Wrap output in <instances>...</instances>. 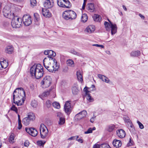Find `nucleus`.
I'll return each instance as SVG.
<instances>
[{
    "label": "nucleus",
    "mask_w": 148,
    "mask_h": 148,
    "mask_svg": "<svg viewBox=\"0 0 148 148\" xmlns=\"http://www.w3.org/2000/svg\"><path fill=\"white\" fill-rule=\"evenodd\" d=\"M74 64V62L72 60H69L67 61V64L69 66H72Z\"/></svg>",
    "instance_id": "obj_45"
},
{
    "label": "nucleus",
    "mask_w": 148,
    "mask_h": 148,
    "mask_svg": "<svg viewBox=\"0 0 148 148\" xmlns=\"http://www.w3.org/2000/svg\"><path fill=\"white\" fill-rule=\"evenodd\" d=\"M43 63L45 68L46 67V66H49L52 65L51 64L50 61H49L48 60H47V58H45L44 59Z\"/></svg>",
    "instance_id": "obj_18"
},
{
    "label": "nucleus",
    "mask_w": 148,
    "mask_h": 148,
    "mask_svg": "<svg viewBox=\"0 0 148 148\" xmlns=\"http://www.w3.org/2000/svg\"><path fill=\"white\" fill-rule=\"evenodd\" d=\"M45 143V141L41 140H38L37 142L38 145L40 146H43Z\"/></svg>",
    "instance_id": "obj_42"
},
{
    "label": "nucleus",
    "mask_w": 148,
    "mask_h": 148,
    "mask_svg": "<svg viewBox=\"0 0 148 148\" xmlns=\"http://www.w3.org/2000/svg\"><path fill=\"white\" fill-rule=\"evenodd\" d=\"M14 140V134H11L9 138V140L10 141L13 142V140Z\"/></svg>",
    "instance_id": "obj_54"
},
{
    "label": "nucleus",
    "mask_w": 148,
    "mask_h": 148,
    "mask_svg": "<svg viewBox=\"0 0 148 148\" xmlns=\"http://www.w3.org/2000/svg\"><path fill=\"white\" fill-rule=\"evenodd\" d=\"M24 25L25 26H28L32 23V20L29 15H24L22 19Z\"/></svg>",
    "instance_id": "obj_5"
},
{
    "label": "nucleus",
    "mask_w": 148,
    "mask_h": 148,
    "mask_svg": "<svg viewBox=\"0 0 148 148\" xmlns=\"http://www.w3.org/2000/svg\"><path fill=\"white\" fill-rule=\"evenodd\" d=\"M123 119L127 123H130L131 121L130 120L129 117L127 116H125L124 117Z\"/></svg>",
    "instance_id": "obj_49"
},
{
    "label": "nucleus",
    "mask_w": 148,
    "mask_h": 148,
    "mask_svg": "<svg viewBox=\"0 0 148 148\" xmlns=\"http://www.w3.org/2000/svg\"><path fill=\"white\" fill-rule=\"evenodd\" d=\"M92 133V131L91 128H90L88 129L87 131L85 132L84 133L85 134H88Z\"/></svg>",
    "instance_id": "obj_56"
},
{
    "label": "nucleus",
    "mask_w": 148,
    "mask_h": 148,
    "mask_svg": "<svg viewBox=\"0 0 148 148\" xmlns=\"http://www.w3.org/2000/svg\"><path fill=\"white\" fill-rule=\"evenodd\" d=\"M22 127V125L21 123V121L20 122H18V129L19 130L21 129Z\"/></svg>",
    "instance_id": "obj_60"
},
{
    "label": "nucleus",
    "mask_w": 148,
    "mask_h": 148,
    "mask_svg": "<svg viewBox=\"0 0 148 148\" xmlns=\"http://www.w3.org/2000/svg\"><path fill=\"white\" fill-rule=\"evenodd\" d=\"M47 129L46 126L43 124H41L40 127V132H43L46 131Z\"/></svg>",
    "instance_id": "obj_30"
},
{
    "label": "nucleus",
    "mask_w": 148,
    "mask_h": 148,
    "mask_svg": "<svg viewBox=\"0 0 148 148\" xmlns=\"http://www.w3.org/2000/svg\"><path fill=\"white\" fill-rule=\"evenodd\" d=\"M29 145V142L28 140H26L24 143V145L25 146L27 147Z\"/></svg>",
    "instance_id": "obj_61"
},
{
    "label": "nucleus",
    "mask_w": 148,
    "mask_h": 148,
    "mask_svg": "<svg viewBox=\"0 0 148 148\" xmlns=\"http://www.w3.org/2000/svg\"><path fill=\"white\" fill-rule=\"evenodd\" d=\"M93 46H95L97 47H101L102 48H104V46L102 45H98V44H95L92 45Z\"/></svg>",
    "instance_id": "obj_57"
},
{
    "label": "nucleus",
    "mask_w": 148,
    "mask_h": 148,
    "mask_svg": "<svg viewBox=\"0 0 148 148\" xmlns=\"http://www.w3.org/2000/svg\"><path fill=\"white\" fill-rule=\"evenodd\" d=\"M30 2L31 6L32 7L36 6V0H30Z\"/></svg>",
    "instance_id": "obj_44"
},
{
    "label": "nucleus",
    "mask_w": 148,
    "mask_h": 148,
    "mask_svg": "<svg viewBox=\"0 0 148 148\" xmlns=\"http://www.w3.org/2000/svg\"><path fill=\"white\" fill-rule=\"evenodd\" d=\"M52 105L54 108L57 109H59L60 108V103L57 102H55L53 103Z\"/></svg>",
    "instance_id": "obj_35"
},
{
    "label": "nucleus",
    "mask_w": 148,
    "mask_h": 148,
    "mask_svg": "<svg viewBox=\"0 0 148 148\" xmlns=\"http://www.w3.org/2000/svg\"><path fill=\"white\" fill-rule=\"evenodd\" d=\"M116 134L117 136L121 138H124L126 135L125 132L122 129L117 130L116 131Z\"/></svg>",
    "instance_id": "obj_10"
},
{
    "label": "nucleus",
    "mask_w": 148,
    "mask_h": 148,
    "mask_svg": "<svg viewBox=\"0 0 148 148\" xmlns=\"http://www.w3.org/2000/svg\"><path fill=\"white\" fill-rule=\"evenodd\" d=\"M49 56L55 57L56 56V53L55 52L51 50L49 51Z\"/></svg>",
    "instance_id": "obj_41"
},
{
    "label": "nucleus",
    "mask_w": 148,
    "mask_h": 148,
    "mask_svg": "<svg viewBox=\"0 0 148 148\" xmlns=\"http://www.w3.org/2000/svg\"><path fill=\"white\" fill-rule=\"evenodd\" d=\"M104 25L107 31H110V30H111V34L112 35L114 34L116 32L117 29V26H116V29L114 28V29L112 30V27L110 23H109L105 21Z\"/></svg>",
    "instance_id": "obj_7"
},
{
    "label": "nucleus",
    "mask_w": 148,
    "mask_h": 148,
    "mask_svg": "<svg viewBox=\"0 0 148 148\" xmlns=\"http://www.w3.org/2000/svg\"><path fill=\"white\" fill-rule=\"evenodd\" d=\"M27 117L29 118L31 121H34L35 118V115L32 112L29 113Z\"/></svg>",
    "instance_id": "obj_25"
},
{
    "label": "nucleus",
    "mask_w": 148,
    "mask_h": 148,
    "mask_svg": "<svg viewBox=\"0 0 148 148\" xmlns=\"http://www.w3.org/2000/svg\"><path fill=\"white\" fill-rule=\"evenodd\" d=\"M30 122L31 121L27 117L23 118L22 120L23 123L26 126L29 125Z\"/></svg>",
    "instance_id": "obj_24"
},
{
    "label": "nucleus",
    "mask_w": 148,
    "mask_h": 148,
    "mask_svg": "<svg viewBox=\"0 0 148 148\" xmlns=\"http://www.w3.org/2000/svg\"><path fill=\"white\" fill-rule=\"evenodd\" d=\"M92 18L95 21H100L101 19L100 16L97 14H95Z\"/></svg>",
    "instance_id": "obj_28"
},
{
    "label": "nucleus",
    "mask_w": 148,
    "mask_h": 148,
    "mask_svg": "<svg viewBox=\"0 0 148 148\" xmlns=\"http://www.w3.org/2000/svg\"><path fill=\"white\" fill-rule=\"evenodd\" d=\"M71 101L66 102L64 105V110L65 112L67 114H69L71 112Z\"/></svg>",
    "instance_id": "obj_9"
},
{
    "label": "nucleus",
    "mask_w": 148,
    "mask_h": 148,
    "mask_svg": "<svg viewBox=\"0 0 148 148\" xmlns=\"http://www.w3.org/2000/svg\"><path fill=\"white\" fill-rule=\"evenodd\" d=\"M105 75L101 74H99L98 75V77L103 81H104V78H106V77H105Z\"/></svg>",
    "instance_id": "obj_52"
},
{
    "label": "nucleus",
    "mask_w": 148,
    "mask_h": 148,
    "mask_svg": "<svg viewBox=\"0 0 148 148\" xmlns=\"http://www.w3.org/2000/svg\"><path fill=\"white\" fill-rule=\"evenodd\" d=\"M13 50V47L12 46H7L5 49L6 53L8 54H11Z\"/></svg>",
    "instance_id": "obj_19"
},
{
    "label": "nucleus",
    "mask_w": 148,
    "mask_h": 148,
    "mask_svg": "<svg viewBox=\"0 0 148 148\" xmlns=\"http://www.w3.org/2000/svg\"><path fill=\"white\" fill-rule=\"evenodd\" d=\"M48 130L47 129L46 131L43 132H40L41 138L43 139L45 138L48 135Z\"/></svg>",
    "instance_id": "obj_20"
},
{
    "label": "nucleus",
    "mask_w": 148,
    "mask_h": 148,
    "mask_svg": "<svg viewBox=\"0 0 148 148\" xmlns=\"http://www.w3.org/2000/svg\"><path fill=\"white\" fill-rule=\"evenodd\" d=\"M105 77L106 78H104V81L103 82H105L106 83H109L110 82V80L108 79V78L105 76Z\"/></svg>",
    "instance_id": "obj_59"
},
{
    "label": "nucleus",
    "mask_w": 148,
    "mask_h": 148,
    "mask_svg": "<svg viewBox=\"0 0 148 148\" xmlns=\"http://www.w3.org/2000/svg\"><path fill=\"white\" fill-rule=\"evenodd\" d=\"M34 16L35 18V21H38L40 20V15L37 13H35L34 14Z\"/></svg>",
    "instance_id": "obj_40"
},
{
    "label": "nucleus",
    "mask_w": 148,
    "mask_h": 148,
    "mask_svg": "<svg viewBox=\"0 0 148 148\" xmlns=\"http://www.w3.org/2000/svg\"><path fill=\"white\" fill-rule=\"evenodd\" d=\"M89 88H88L87 87H85L84 88V91L85 92V94L86 95H88V94H89V92H90V91H89Z\"/></svg>",
    "instance_id": "obj_48"
},
{
    "label": "nucleus",
    "mask_w": 148,
    "mask_h": 148,
    "mask_svg": "<svg viewBox=\"0 0 148 148\" xmlns=\"http://www.w3.org/2000/svg\"><path fill=\"white\" fill-rule=\"evenodd\" d=\"M94 27V26L93 25L88 26L86 28L85 31L89 33H91L92 32L91 29V27Z\"/></svg>",
    "instance_id": "obj_39"
},
{
    "label": "nucleus",
    "mask_w": 148,
    "mask_h": 148,
    "mask_svg": "<svg viewBox=\"0 0 148 148\" xmlns=\"http://www.w3.org/2000/svg\"><path fill=\"white\" fill-rule=\"evenodd\" d=\"M65 122V119L63 118H60L58 122V124L60 125H63Z\"/></svg>",
    "instance_id": "obj_37"
},
{
    "label": "nucleus",
    "mask_w": 148,
    "mask_h": 148,
    "mask_svg": "<svg viewBox=\"0 0 148 148\" xmlns=\"http://www.w3.org/2000/svg\"><path fill=\"white\" fill-rule=\"evenodd\" d=\"M63 2H64V4H65V5L66 6V8H69L71 6V5L70 1L69 0H62Z\"/></svg>",
    "instance_id": "obj_32"
},
{
    "label": "nucleus",
    "mask_w": 148,
    "mask_h": 148,
    "mask_svg": "<svg viewBox=\"0 0 148 148\" xmlns=\"http://www.w3.org/2000/svg\"><path fill=\"white\" fill-rule=\"evenodd\" d=\"M137 123L138 124V125H139V127L140 129H142L144 128V125L139 121H137Z\"/></svg>",
    "instance_id": "obj_53"
},
{
    "label": "nucleus",
    "mask_w": 148,
    "mask_h": 148,
    "mask_svg": "<svg viewBox=\"0 0 148 148\" xmlns=\"http://www.w3.org/2000/svg\"><path fill=\"white\" fill-rule=\"evenodd\" d=\"M0 64L1 68L3 69L6 68L8 66V63L6 60H4L3 61L0 62Z\"/></svg>",
    "instance_id": "obj_26"
},
{
    "label": "nucleus",
    "mask_w": 148,
    "mask_h": 148,
    "mask_svg": "<svg viewBox=\"0 0 148 148\" xmlns=\"http://www.w3.org/2000/svg\"><path fill=\"white\" fill-rule=\"evenodd\" d=\"M108 20L109 22V23H110V25H112V30H113L114 28L116 29V26H117L116 25V24H113L112 23L110 20L109 19H108Z\"/></svg>",
    "instance_id": "obj_47"
},
{
    "label": "nucleus",
    "mask_w": 148,
    "mask_h": 148,
    "mask_svg": "<svg viewBox=\"0 0 148 148\" xmlns=\"http://www.w3.org/2000/svg\"><path fill=\"white\" fill-rule=\"evenodd\" d=\"M140 52L139 51H133L130 53V55L132 57H137L140 56Z\"/></svg>",
    "instance_id": "obj_29"
},
{
    "label": "nucleus",
    "mask_w": 148,
    "mask_h": 148,
    "mask_svg": "<svg viewBox=\"0 0 148 148\" xmlns=\"http://www.w3.org/2000/svg\"><path fill=\"white\" fill-rule=\"evenodd\" d=\"M113 146L116 148L120 147L122 145L121 141L117 139H114L112 143Z\"/></svg>",
    "instance_id": "obj_16"
},
{
    "label": "nucleus",
    "mask_w": 148,
    "mask_h": 148,
    "mask_svg": "<svg viewBox=\"0 0 148 148\" xmlns=\"http://www.w3.org/2000/svg\"><path fill=\"white\" fill-rule=\"evenodd\" d=\"M25 130L27 133L33 137L36 136L38 133L37 130L34 127H30L29 128L26 127Z\"/></svg>",
    "instance_id": "obj_8"
},
{
    "label": "nucleus",
    "mask_w": 148,
    "mask_h": 148,
    "mask_svg": "<svg viewBox=\"0 0 148 148\" xmlns=\"http://www.w3.org/2000/svg\"><path fill=\"white\" fill-rule=\"evenodd\" d=\"M72 93L74 95H77L78 93L79 90L77 85L73 86L72 88Z\"/></svg>",
    "instance_id": "obj_21"
},
{
    "label": "nucleus",
    "mask_w": 148,
    "mask_h": 148,
    "mask_svg": "<svg viewBox=\"0 0 148 148\" xmlns=\"http://www.w3.org/2000/svg\"><path fill=\"white\" fill-rule=\"evenodd\" d=\"M13 102L17 106H21L24 103L25 99V93L24 90L22 88H16L13 94Z\"/></svg>",
    "instance_id": "obj_1"
},
{
    "label": "nucleus",
    "mask_w": 148,
    "mask_h": 148,
    "mask_svg": "<svg viewBox=\"0 0 148 148\" xmlns=\"http://www.w3.org/2000/svg\"><path fill=\"white\" fill-rule=\"evenodd\" d=\"M76 75L78 80L81 82L83 81V79L82 72L80 71H79L77 72Z\"/></svg>",
    "instance_id": "obj_22"
},
{
    "label": "nucleus",
    "mask_w": 148,
    "mask_h": 148,
    "mask_svg": "<svg viewBox=\"0 0 148 148\" xmlns=\"http://www.w3.org/2000/svg\"><path fill=\"white\" fill-rule=\"evenodd\" d=\"M51 102L49 100H47L46 102V105L47 107L48 108H49L50 107V106H51Z\"/></svg>",
    "instance_id": "obj_55"
},
{
    "label": "nucleus",
    "mask_w": 148,
    "mask_h": 148,
    "mask_svg": "<svg viewBox=\"0 0 148 148\" xmlns=\"http://www.w3.org/2000/svg\"><path fill=\"white\" fill-rule=\"evenodd\" d=\"M87 6L88 10H90V12H93L94 11L95 8L93 3H88L87 5Z\"/></svg>",
    "instance_id": "obj_17"
},
{
    "label": "nucleus",
    "mask_w": 148,
    "mask_h": 148,
    "mask_svg": "<svg viewBox=\"0 0 148 148\" xmlns=\"http://www.w3.org/2000/svg\"><path fill=\"white\" fill-rule=\"evenodd\" d=\"M52 88L50 89L49 90L44 92L41 95H39V97L42 100H43L44 97H47L50 93V92L52 90Z\"/></svg>",
    "instance_id": "obj_15"
},
{
    "label": "nucleus",
    "mask_w": 148,
    "mask_h": 148,
    "mask_svg": "<svg viewBox=\"0 0 148 148\" xmlns=\"http://www.w3.org/2000/svg\"><path fill=\"white\" fill-rule=\"evenodd\" d=\"M93 148H100V145L98 144H95L93 146Z\"/></svg>",
    "instance_id": "obj_63"
},
{
    "label": "nucleus",
    "mask_w": 148,
    "mask_h": 148,
    "mask_svg": "<svg viewBox=\"0 0 148 148\" xmlns=\"http://www.w3.org/2000/svg\"><path fill=\"white\" fill-rule=\"evenodd\" d=\"M69 14L70 20H72L75 19L77 16L76 14L73 10H67Z\"/></svg>",
    "instance_id": "obj_12"
},
{
    "label": "nucleus",
    "mask_w": 148,
    "mask_h": 148,
    "mask_svg": "<svg viewBox=\"0 0 148 148\" xmlns=\"http://www.w3.org/2000/svg\"><path fill=\"white\" fill-rule=\"evenodd\" d=\"M37 101L35 100H34L32 101L31 103V105L33 108H36L37 106Z\"/></svg>",
    "instance_id": "obj_43"
},
{
    "label": "nucleus",
    "mask_w": 148,
    "mask_h": 148,
    "mask_svg": "<svg viewBox=\"0 0 148 148\" xmlns=\"http://www.w3.org/2000/svg\"><path fill=\"white\" fill-rule=\"evenodd\" d=\"M67 10L65 11L62 14V17L66 20H70Z\"/></svg>",
    "instance_id": "obj_27"
},
{
    "label": "nucleus",
    "mask_w": 148,
    "mask_h": 148,
    "mask_svg": "<svg viewBox=\"0 0 148 148\" xmlns=\"http://www.w3.org/2000/svg\"><path fill=\"white\" fill-rule=\"evenodd\" d=\"M115 125L114 124H110L107 127V130L109 132H112L115 129Z\"/></svg>",
    "instance_id": "obj_23"
},
{
    "label": "nucleus",
    "mask_w": 148,
    "mask_h": 148,
    "mask_svg": "<svg viewBox=\"0 0 148 148\" xmlns=\"http://www.w3.org/2000/svg\"><path fill=\"white\" fill-rule=\"evenodd\" d=\"M87 114V112L86 111L83 110L77 114L75 116V117H78L79 116H80V117L77 118V120H80L84 117H85Z\"/></svg>",
    "instance_id": "obj_13"
},
{
    "label": "nucleus",
    "mask_w": 148,
    "mask_h": 148,
    "mask_svg": "<svg viewBox=\"0 0 148 148\" xmlns=\"http://www.w3.org/2000/svg\"><path fill=\"white\" fill-rule=\"evenodd\" d=\"M4 16L9 18L13 16L14 14L11 12L10 8L8 6H5L3 8L2 11Z\"/></svg>",
    "instance_id": "obj_4"
},
{
    "label": "nucleus",
    "mask_w": 148,
    "mask_h": 148,
    "mask_svg": "<svg viewBox=\"0 0 148 148\" xmlns=\"http://www.w3.org/2000/svg\"><path fill=\"white\" fill-rule=\"evenodd\" d=\"M57 116L60 119V118H62V115L60 112H58L57 114Z\"/></svg>",
    "instance_id": "obj_62"
},
{
    "label": "nucleus",
    "mask_w": 148,
    "mask_h": 148,
    "mask_svg": "<svg viewBox=\"0 0 148 148\" xmlns=\"http://www.w3.org/2000/svg\"><path fill=\"white\" fill-rule=\"evenodd\" d=\"M95 117L96 116H93V117H92L91 118V119H90V121L92 123H93L94 121H95Z\"/></svg>",
    "instance_id": "obj_64"
},
{
    "label": "nucleus",
    "mask_w": 148,
    "mask_h": 148,
    "mask_svg": "<svg viewBox=\"0 0 148 148\" xmlns=\"http://www.w3.org/2000/svg\"><path fill=\"white\" fill-rule=\"evenodd\" d=\"M71 52L74 54L76 55L79 56H80V54L79 53L77 52L74 50H71Z\"/></svg>",
    "instance_id": "obj_51"
},
{
    "label": "nucleus",
    "mask_w": 148,
    "mask_h": 148,
    "mask_svg": "<svg viewBox=\"0 0 148 148\" xmlns=\"http://www.w3.org/2000/svg\"><path fill=\"white\" fill-rule=\"evenodd\" d=\"M86 95V99L89 102H93L94 100V99L91 96L90 94H88Z\"/></svg>",
    "instance_id": "obj_36"
},
{
    "label": "nucleus",
    "mask_w": 148,
    "mask_h": 148,
    "mask_svg": "<svg viewBox=\"0 0 148 148\" xmlns=\"http://www.w3.org/2000/svg\"><path fill=\"white\" fill-rule=\"evenodd\" d=\"M42 14L43 16L49 18L51 16V13L49 12V10L45 8L42 9Z\"/></svg>",
    "instance_id": "obj_14"
},
{
    "label": "nucleus",
    "mask_w": 148,
    "mask_h": 148,
    "mask_svg": "<svg viewBox=\"0 0 148 148\" xmlns=\"http://www.w3.org/2000/svg\"><path fill=\"white\" fill-rule=\"evenodd\" d=\"M88 19V16L86 14H82L81 17V21L83 23L86 22Z\"/></svg>",
    "instance_id": "obj_31"
},
{
    "label": "nucleus",
    "mask_w": 148,
    "mask_h": 148,
    "mask_svg": "<svg viewBox=\"0 0 148 148\" xmlns=\"http://www.w3.org/2000/svg\"><path fill=\"white\" fill-rule=\"evenodd\" d=\"M30 73L32 76H34L36 79H39L44 74L43 67L40 64L34 65L31 67Z\"/></svg>",
    "instance_id": "obj_2"
},
{
    "label": "nucleus",
    "mask_w": 148,
    "mask_h": 148,
    "mask_svg": "<svg viewBox=\"0 0 148 148\" xmlns=\"http://www.w3.org/2000/svg\"><path fill=\"white\" fill-rule=\"evenodd\" d=\"M11 25L14 28H19L22 26V20L21 18L14 17L12 20Z\"/></svg>",
    "instance_id": "obj_3"
},
{
    "label": "nucleus",
    "mask_w": 148,
    "mask_h": 148,
    "mask_svg": "<svg viewBox=\"0 0 148 148\" xmlns=\"http://www.w3.org/2000/svg\"><path fill=\"white\" fill-rule=\"evenodd\" d=\"M51 56H48L47 58L49 59L47 60L49 61H50V62H51L53 60H55V59L53 57H51Z\"/></svg>",
    "instance_id": "obj_58"
},
{
    "label": "nucleus",
    "mask_w": 148,
    "mask_h": 148,
    "mask_svg": "<svg viewBox=\"0 0 148 148\" xmlns=\"http://www.w3.org/2000/svg\"><path fill=\"white\" fill-rule=\"evenodd\" d=\"M51 62H53L54 65L53 66H55L56 68V69H57L59 68V66H58V64H57V62L56 60L55 59V60H53Z\"/></svg>",
    "instance_id": "obj_50"
},
{
    "label": "nucleus",
    "mask_w": 148,
    "mask_h": 148,
    "mask_svg": "<svg viewBox=\"0 0 148 148\" xmlns=\"http://www.w3.org/2000/svg\"><path fill=\"white\" fill-rule=\"evenodd\" d=\"M46 68H45L49 71L51 72H53V71H55L54 68V66L52 65L49 66H46Z\"/></svg>",
    "instance_id": "obj_33"
},
{
    "label": "nucleus",
    "mask_w": 148,
    "mask_h": 148,
    "mask_svg": "<svg viewBox=\"0 0 148 148\" xmlns=\"http://www.w3.org/2000/svg\"><path fill=\"white\" fill-rule=\"evenodd\" d=\"M44 7L47 9L51 8L53 6V2L49 0H46L44 3Z\"/></svg>",
    "instance_id": "obj_11"
},
{
    "label": "nucleus",
    "mask_w": 148,
    "mask_h": 148,
    "mask_svg": "<svg viewBox=\"0 0 148 148\" xmlns=\"http://www.w3.org/2000/svg\"><path fill=\"white\" fill-rule=\"evenodd\" d=\"M110 146L109 145H107L106 143H103L100 145V148H109Z\"/></svg>",
    "instance_id": "obj_46"
},
{
    "label": "nucleus",
    "mask_w": 148,
    "mask_h": 148,
    "mask_svg": "<svg viewBox=\"0 0 148 148\" xmlns=\"http://www.w3.org/2000/svg\"><path fill=\"white\" fill-rule=\"evenodd\" d=\"M10 110L14 111L17 114L18 113L17 108L15 106V105H12V106L10 108Z\"/></svg>",
    "instance_id": "obj_38"
},
{
    "label": "nucleus",
    "mask_w": 148,
    "mask_h": 148,
    "mask_svg": "<svg viewBox=\"0 0 148 148\" xmlns=\"http://www.w3.org/2000/svg\"><path fill=\"white\" fill-rule=\"evenodd\" d=\"M57 3L59 6L63 8H66V6L65 4L63 3L61 0H57Z\"/></svg>",
    "instance_id": "obj_34"
},
{
    "label": "nucleus",
    "mask_w": 148,
    "mask_h": 148,
    "mask_svg": "<svg viewBox=\"0 0 148 148\" xmlns=\"http://www.w3.org/2000/svg\"><path fill=\"white\" fill-rule=\"evenodd\" d=\"M51 78L49 76L45 77L41 82L42 85H44L45 87H49L51 83Z\"/></svg>",
    "instance_id": "obj_6"
}]
</instances>
